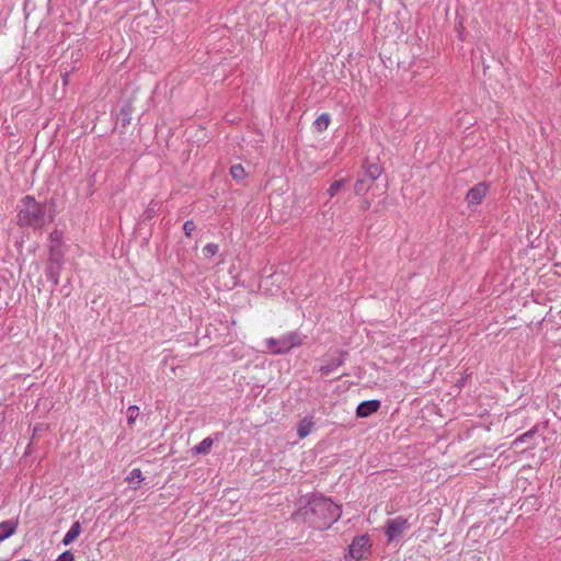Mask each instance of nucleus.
Instances as JSON below:
<instances>
[{"mask_svg": "<svg viewBox=\"0 0 561 561\" xmlns=\"http://www.w3.org/2000/svg\"><path fill=\"white\" fill-rule=\"evenodd\" d=\"M380 408L379 400H367L360 402L356 408V416L357 417H367L373 413L377 412Z\"/></svg>", "mask_w": 561, "mask_h": 561, "instance_id": "7", "label": "nucleus"}, {"mask_svg": "<svg viewBox=\"0 0 561 561\" xmlns=\"http://www.w3.org/2000/svg\"><path fill=\"white\" fill-rule=\"evenodd\" d=\"M214 444V440L210 437L204 438L199 444L193 447L192 454L193 455H207L209 454L211 446Z\"/></svg>", "mask_w": 561, "mask_h": 561, "instance_id": "13", "label": "nucleus"}, {"mask_svg": "<svg viewBox=\"0 0 561 561\" xmlns=\"http://www.w3.org/2000/svg\"><path fill=\"white\" fill-rule=\"evenodd\" d=\"M129 482H136L140 483L144 480L142 472L140 469L135 468L129 472V476L127 478Z\"/></svg>", "mask_w": 561, "mask_h": 561, "instance_id": "21", "label": "nucleus"}, {"mask_svg": "<svg viewBox=\"0 0 561 561\" xmlns=\"http://www.w3.org/2000/svg\"><path fill=\"white\" fill-rule=\"evenodd\" d=\"M382 172V169L380 167L379 163L377 162H371V163H366L365 164V172H364V176H366L369 182H374L375 180H377L380 174Z\"/></svg>", "mask_w": 561, "mask_h": 561, "instance_id": "12", "label": "nucleus"}, {"mask_svg": "<svg viewBox=\"0 0 561 561\" xmlns=\"http://www.w3.org/2000/svg\"><path fill=\"white\" fill-rule=\"evenodd\" d=\"M50 239H51V242H55L58 240V232L55 231L54 233L50 234Z\"/></svg>", "mask_w": 561, "mask_h": 561, "instance_id": "24", "label": "nucleus"}, {"mask_svg": "<svg viewBox=\"0 0 561 561\" xmlns=\"http://www.w3.org/2000/svg\"><path fill=\"white\" fill-rule=\"evenodd\" d=\"M196 226L193 220H186L183 225V231L186 237H191L192 233L195 231Z\"/></svg>", "mask_w": 561, "mask_h": 561, "instance_id": "22", "label": "nucleus"}, {"mask_svg": "<svg viewBox=\"0 0 561 561\" xmlns=\"http://www.w3.org/2000/svg\"><path fill=\"white\" fill-rule=\"evenodd\" d=\"M305 336L299 331H291L283 334L279 337H268L265 340V345L270 353L274 355H282L288 353L290 350L300 346L304 343Z\"/></svg>", "mask_w": 561, "mask_h": 561, "instance_id": "3", "label": "nucleus"}, {"mask_svg": "<svg viewBox=\"0 0 561 561\" xmlns=\"http://www.w3.org/2000/svg\"><path fill=\"white\" fill-rule=\"evenodd\" d=\"M345 184V180H336L334 181L330 187L328 188L327 191V194L329 195V197H333L337 194V192L344 186Z\"/></svg>", "mask_w": 561, "mask_h": 561, "instance_id": "16", "label": "nucleus"}, {"mask_svg": "<svg viewBox=\"0 0 561 561\" xmlns=\"http://www.w3.org/2000/svg\"><path fill=\"white\" fill-rule=\"evenodd\" d=\"M127 423L131 425L139 415V408L137 405H130L127 408Z\"/></svg>", "mask_w": 561, "mask_h": 561, "instance_id": "18", "label": "nucleus"}, {"mask_svg": "<svg viewBox=\"0 0 561 561\" xmlns=\"http://www.w3.org/2000/svg\"><path fill=\"white\" fill-rule=\"evenodd\" d=\"M411 527L409 520L402 516L388 519L385 526V535L388 542L401 537Z\"/></svg>", "mask_w": 561, "mask_h": 561, "instance_id": "5", "label": "nucleus"}, {"mask_svg": "<svg viewBox=\"0 0 561 561\" xmlns=\"http://www.w3.org/2000/svg\"><path fill=\"white\" fill-rule=\"evenodd\" d=\"M489 190V185L484 182H480L472 186L466 196V201L468 203V207L472 208L473 206H478L482 203Z\"/></svg>", "mask_w": 561, "mask_h": 561, "instance_id": "6", "label": "nucleus"}, {"mask_svg": "<svg viewBox=\"0 0 561 561\" xmlns=\"http://www.w3.org/2000/svg\"><path fill=\"white\" fill-rule=\"evenodd\" d=\"M50 278L53 279V282H54L55 284H57V283H58L57 277H55V276H53V275H51V276H50Z\"/></svg>", "mask_w": 561, "mask_h": 561, "instance_id": "25", "label": "nucleus"}, {"mask_svg": "<svg viewBox=\"0 0 561 561\" xmlns=\"http://www.w3.org/2000/svg\"><path fill=\"white\" fill-rule=\"evenodd\" d=\"M331 122V116L328 113H322L313 122V126L318 131H323L328 128Z\"/></svg>", "mask_w": 561, "mask_h": 561, "instance_id": "14", "label": "nucleus"}, {"mask_svg": "<svg viewBox=\"0 0 561 561\" xmlns=\"http://www.w3.org/2000/svg\"><path fill=\"white\" fill-rule=\"evenodd\" d=\"M230 174L234 180L240 181L244 178L245 172L241 164H233L230 168Z\"/></svg>", "mask_w": 561, "mask_h": 561, "instance_id": "17", "label": "nucleus"}, {"mask_svg": "<svg viewBox=\"0 0 561 561\" xmlns=\"http://www.w3.org/2000/svg\"><path fill=\"white\" fill-rule=\"evenodd\" d=\"M314 416L306 415L302 417L297 425V435L299 438L307 437L314 427Z\"/></svg>", "mask_w": 561, "mask_h": 561, "instance_id": "8", "label": "nucleus"}, {"mask_svg": "<svg viewBox=\"0 0 561 561\" xmlns=\"http://www.w3.org/2000/svg\"><path fill=\"white\" fill-rule=\"evenodd\" d=\"M342 364H343V358L341 356H339L336 358H332L331 360L322 364L319 368V371L322 375L328 376V375L334 373Z\"/></svg>", "mask_w": 561, "mask_h": 561, "instance_id": "11", "label": "nucleus"}, {"mask_svg": "<svg viewBox=\"0 0 561 561\" xmlns=\"http://www.w3.org/2000/svg\"><path fill=\"white\" fill-rule=\"evenodd\" d=\"M81 534V524L79 522L72 523L69 530L66 533V535L62 538V545L69 546L72 541H75L79 535Z\"/></svg>", "mask_w": 561, "mask_h": 561, "instance_id": "10", "label": "nucleus"}, {"mask_svg": "<svg viewBox=\"0 0 561 561\" xmlns=\"http://www.w3.org/2000/svg\"><path fill=\"white\" fill-rule=\"evenodd\" d=\"M371 549V541L367 535L356 536L344 554L345 561H360Z\"/></svg>", "mask_w": 561, "mask_h": 561, "instance_id": "4", "label": "nucleus"}, {"mask_svg": "<svg viewBox=\"0 0 561 561\" xmlns=\"http://www.w3.org/2000/svg\"><path fill=\"white\" fill-rule=\"evenodd\" d=\"M55 561H75V556L71 551H64Z\"/></svg>", "mask_w": 561, "mask_h": 561, "instance_id": "23", "label": "nucleus"}, {"mask_svg": "<svg viewBox=\"0 0 561 561\" xmlns=\"http://www.w3.org/2000/svg\"><path fill=\"white\" fill-rule=\"evenodd\" d=\"M54 255H55V249H54V247H53V248H51V256H54Z\"/></svg>", "mask_w": 561, "mask_h": 561, "instance_id": "26", "label": "nucleus"}, {"mask_svg": "<svg viewBox=\"0 0 561 561\" xmlns=\"http://www.w3.org/2000/svg\"><path fill=\"white\" fill-rule=\"evenodd\" d=\"M536 433V430L535 428H531L527 432H525L524 434L519 435L514 442H513V445L515 446H518L519 444L522 443H526L528 442V439H530Z\"/></svg>", "mask_w": 561, "mask_h": 561, "instance_id": "20", "label": "nucleus"}, {"mask_svg": "<svg viewBox=\"0 0 561 561\" xmlns=\"http://www.w3.org/2000/svg\"><path fill=\"white\" fill-rule=\"evenodd\" d=\"M340 517L341 506L333 503L329 497L319 494H312L306 505L295 514L296 519L302 520L319 530L330 528Z\"/></svg>", "mask_w": 561, "mask_h": 561, "instance_id": "1", "label": "nucleus"}, {"mask_svg": "<svg viewBox=\"0 0 561 561\" xmlns=\"http://www.w3.org/2000/svg\"><path fill=\"white\" fill-rule=\"evenodd\" d=\"M218 251H219V247L216 243H207L203 248V254L206 257H211V256L216 255L218 253Z\"/></svg>", "mask_w": 561, "mask_h": 561, "instance_id": "19", "label": "nucleus"}, {"mask_svg": "<svg viewBox=\"0 0 561 561\" xmlns=\"http://www.w3.org/2000/svg\"><path fill=\"white\" fill-rule=\"evenodd\" d=\"M18 527V523L13 519L4 520L0 523V541H3L11 537Z\"/></svg>", "mask_w": 561, "mask_h": 561, "instance_id": "9", "label": "nucleus"}, {"mask_svg": "<svg viewBox=\"0 0 561 561\" xmlns=\"http://www.w3.org/2000/svg\"><path fill=\"white\" fill-rule=\"evenodd\" d=\"M50 221L51 217L46 215V205L41 204L31 195L21 199L18 211L19 226L41 230Z\"/></svg>", "mask_w": 561, "mask_h": 561, "instance_id": "2", "label": "nucleus"}, {"mask_svg": "<svg viewBox=\"0 0 561 561\" xmlns=\"http://www.w3.org/2000/svg\"><path fill=\"white\" fill-rule=\"evenodd\" d=\"M371 183L373 182H369V180L366 176H364V175L360 176L359 179H357V181L355 183V187H354L355 194L356 195L365 194L369 190Z\"/></svg>", "mask_w": 561, "mask_h": 561, "instance_id": "15", "label": "nucleus"}]
</instances>
